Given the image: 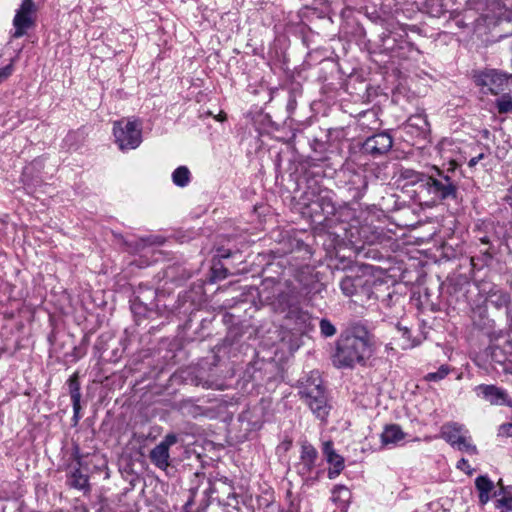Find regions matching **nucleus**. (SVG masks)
<instances>
[{
	"mask_svg": "<svg viewBox=\"0 0 512 512\" xmlns=\"http://www.w3.org/2000/svg\"><path fill=\"white\" fill-rule=\"evenodd\" d=\"M232 317H233V316H232L231 314L226 313V314L224 315L223 320H224V322H230V321H231V319H232Z\"/></svg>",
	"mask_w": 512,
	"mask_h": 512,
	"instance_id": "obj_54",
	"label": "nucleus"
},
{
	"mask_svg": "<svg viewBox=\"0 0 512 512\" xmlns=\"http://www.w3.org/2000/svg\"><path fill=\"white\" fill-rule=\"evenodd\" d=\"M331 468L328 470V478L335 479L345 468L344 458L338 453L326 459Z\"/></svg>",
	"mask_w": 512,
	"mask_h": 512,
	"instance_id": "obj_25",
	"label": "nucleus"
},
{
	"mask_svg": "<svg viewBox=\"0 0 512 512\" xmlns=\"http://www.w3.org/2000/svg\"><path fill=\"white\" fill-rule=\"evenodd\" d=\"M322 451H323V454H324L326 459H328V458L332 457L334 454H336V451L334 449L332 441L324 442L323 443V447H322Z\"/></svg>",
	"mask_w": 512,
	"mask_h": 512,
	"instance_id": "obj_43",
	"label": "nucleus"
},
{
	"mask_svg": "<svg viewBox=\"0 0 512 512\" xmlns=\"http://www.w3.org/2000/svg\"><path fill=\"white\" fill-rule=\"evenodd\" d=\"M190 180L191 173L186 166H179L172 173V181L178 187H186Z\"/></svg>",
	"mask_w": 512,
	"mask_h": 512,
	"instance_id": "obj_26",
	"label": "nucleus"
},
{
	"mask_svg": "<svg viewBox=\"0 0 512 512\" xmlns=\"http://www.w3.org/2000/svg\"><path fill=\"white\" fill-rule=\"evenodd\" d=\"M405 178H410L412 183H421L429 195L436 200L456 199L458 184L452 177L437 167L432 168L430 175L406 170L403 173Z\"/></svg>",
	"mask_w": 512,
	"mask_h": 512,
	"instance_id": "obj_3",
	"label": "nucleus"
},
{
	"mask_svg": "<svg viewBox=\"0 0 512 512\" xmlns=\"http://www.w3.org/2000/svg\"><path fill=\"white\" fill-rule=\"evenodd\" d=\"M228 275L229 273L227 268H224L223 266L217 267L216 265H214L212 267L211 281L214 282L216 280L225 279Z\"/></svg>",
	"mask_w": 512,
	"mask_h": 512,
	"instance_id": "obj_37",
	"label": "nucleus"
},
{
	"mask_svg": "<svg viewBox=\"0 0 512 512\" xmlns=\"http://www.w3.org/2000/svg\"><path fill=\"white\" fill-rule=\"evenodd\" d=\"M318 459V451L316 448L307 441H304L301 444V452L299 457V462L296 464L297 473L305 478V481L308 482L311 480L309 477L311 472L316 467V462Z\"/></svg>",
	"mask_w": 512,
	"mask_h": 512,
	"instance_id": "obj_13",
	"label": "nucleus"
},
{
	"mask_svg": "<svg viewBox=\"0 0 512 512\" xmlns=\"http://www.w3.org/2000/svg\"><path fill=\"white\" fill-rule=\"evenodd\" d=\"M489 301L497 308H501L510 302V297L506 293L496 291L491 294Z\"/></svg>",
	"mask_w": 512,
	"mask_h": 512,
	"instance_id": "obj_35",
	"label": "nucleus"
},
{
	"mask_svg": "<svg viewBox=\"0 0 512 512\" xmlns=\"http://www.w3.org/2000/svg\"><path fill=\"white\" fill-rule=\"evenodd\" d=\"M480 242H481L482 244L489 245V244H490V239H489V237L484 236V237H481V238H480Z\"/></svg>",
	"mask_w": 512,
	"mask_h": 512,
	"instance_id": "obj_53",
	"label": "nucleus"
},
{
	"mask_svg": "<svg viewBox=\"0 0 512 512\" xmlns=\"http://www.w3.org/2000/svg\"><path fill=\"white\" fill-rule=\"evenodd\" d=\"M67 386L69 395L71 398V402H80L81 401V387L79 382V375L77 372L73 373L69 379L67 380Z\"/></svg>",
	"mask_w": 512,
	"mask_h": 512,
	"instance_id": "obj_27",
	"label": "nucleus"
},
{
	"mask_svg": "<svg viewBox=\"0 0 512 512\" xmlns=\"http://www.w3.org/2000/svg\"><path fill=\"white\" fill-rule=\"evenodd\" d=\"M343 1L347 4V6L354 3V0H343Z\"/></svg>",
	"mask_w": 512,
	"mask_h": 512,
	"instance_id": "obj_57",
	"label": "nucleus"
},
{
	"mask_svg": "<svg viewBox=\"0 0 512 512\" xmlns=\"http://www.w3.org/2000/svg\"><path fill=\"white\" fill-rule=\"evenodd\" d=\"M493 0H466V8L476 12H484Z\"/></svg>",
	"mask_w": 512,
	"mask_h": 512,
	"instance_id": "obj_34",
	"label": "nucleus"
},
{
	"mask_svg": "<svg viewBox=\"0 0 512 512\" xmlns=\"http://www.w3.org/2000/svg\"><path fill=\"white\" fill-rule=\"evenodd\" d=\"M224 488H227L226 486H223L221 484V487H217L216 483H209V487L205 490V494L208 496H211L214 493H219L220 491L224 490Z\"/></svg>",
	"mask_w": 512,
	"mask_h": 512,
	"instance_id": "obj_46",
	"label": "nucleus"
},
{
	"mask_svg": "<svg viewBox=\"0 0 512 512\" xmlns=\"http://www.w3.org/2000/svg\"><path fill=\"white\" fill-rule=\"evenodd\" d=\"M202 386H203L204 388H207V389H209V388H212V387H213V386H212L210 383H208L207 381H206V382H204V383H202Z\"/></svg>",
	"mask_w": 512,
	"mask_h": 512,
	"instance_id": "obj_56",
	"label": "nucleus"
},
{
	"mask_svg": "<svg viewBox=\"0 0 512 512\" xmlns=\"http://www.w3.org/2000/svg\"><path fill=\"white\" fill-rule=\"evenodd\" d=\"M498 485L500 489L495 492V496L499 497L495 502L496 509L512 511V486H504L502 480H499Z\"/></svg>",
	"mask_w": 512,
	"mask_h": 512,
	"instance_id": "obj_23",
	"label": "nucleus"
},
{
	"mask_svg": "<svg viewBox=\"0 0 512 512\" xmlns=\"http://www.w3.org/2000/svg\"><path fill=\"white\" fill-rule=\"evenodd\" d=\"M296 99L293 96L289 97L288 103H287V110L292 113L296 109Z\"/></svg>",
	"mask_w": 512,
	"mask_h": 512,
	"instance_id": "obj_47",
	"label": "nucleus"
},
{
	"mask_svg": "<svg viewBox=\"0 0 512 512\" xmlns=\"http://www.w3.org/2000/svg\"><path fill=\"white\" fill-rule=\"evenodd\" d=\"M472 78L484 94L499 95L511 91L512 74L504 73L498 69L475 70Z\"/></svg>",
	"mask_w": 512,
	"mask_h": 512,
	"instance_id": "obj_4",
	"label": "nucleus"
},
{
	"mask_svg": "<svg viewBox=\"0 0 512 512\" xmlns=\"http://www.w3.org/2000/svg\"><path fill=\"white\" fill-rule=\"evenodd\" d=\"M335 193L317 184L309 185L304 191L301 200L311 220L318 224L336 217L337 221H344L343 216L352 214L351 209L344 206H337Z\"/></svg>",
	"mask_w": 512,
	"mask_h": 512,
	"instance_id": "obj_2",
	"label": "nucleus"
},
{
	"mask_svg": "<svg viewBox=\"0 0 512 512\" xmlns=\"http://www.w3.org/2000/svg\"><path fill=\"white\" fill-rule=\"evenodd\" d=\"M309 407L313 415L321 422H326L332 409L326 390L306 392L305 396L300 397Z\"/></svg>",
	"mask_w": 512,
	"mask_h": 512,
	"instance_id": "obj_9",
	"label": "nucleus"
},
{
	"mask_svg": "<svg viewBox=\"0 0 512 512\" xmlns=\"http://www.w3.org/2000/svg\"><path fill=\"white\" fill-rule=\"evenodd\" d=\"M398 330L399 332H401L402 337L405 340V343L402 345V348H412L416 345V343L411 340V331L409 328L398 326Z\"/></svg>",
	"mask_w": 512,
	"mask_h": 512,
	"instance_id": "obj_36",
	"label": "nucleus"
},
{
	"mask_svg": "<svg viewBox=\"0 0 512 512\" xmlns=\"http://www.w3.org/2000/svg\"><path fill=\"white\" fill-rule=\"evenodd\" d=\"M72 455L76 461V465H70L71 472L68 475L67 483L70 487L78 490L87 489L89 487L88 476L81 472L80 467L82 456L80 454V449L78 446L74 447Z\"/></svg>",
	"mask_w": 512,
	"mask_h": 512,
	"instance_id": "obj_15",
	"label": "nucleus"
},
{
	"mask_svg": "<svg viewBox=\"0 0 512 512\" xmlns=\"http://www.w3.org/2000/svg\"><path fill=\"white\" fill-rule=\"evenodd\" d=\"M483 158H484V154H483V153H480L479 155H477V156H475V157H473V158H471V159L469 160V162H468V166H469V167H474V166H476V164H477L480 160H482Z\"/></svg>",
	"mask_w": 512,
	"mask_h": 512,
	"instance_id": "obj_48",
	"label": "nucleus"
},
{
	"mask_svg": "<svg viewBox=\"0 0 512 512\" xmlns=\"http://www.w3.org/2000/svg\"><path fill=\"white\" fill-rule=\"evenodd\" d=\"M366 117L373 119L374 122L377 121V113L373 109L364 110L358 113L359 120Z\"/></svg>",
	"mask_w": 512,
	"mask_h": 512,
	"instance_id": "obj_45",
	"label": "nucleus"
},
{
	"mask_svg": "<svg viewBox=\"0 0 512 512\" xmlns=\"http://www.w3.org/2000/svg\"><path fill=\"white\" fill-rule=\"evenodd\" d=\"M373 279L363 274L347 275L340 281V289L347 297H356L355 302L371 299Z\"/></svg>",
	"mask_w": 512,
	"mask_h": 512,
	"instance_id": "obj_6",
	"label": "nucleus"
},
{
	"mask_svg": "<svg viewBox=\"0 0 512 512\" xmlns=\"http://www.w3.org/2000/svg\"><path fill=\"white\" fill-rule=\"evenodd\" d=\"M468 431L458 423H448L442 426L441 437L452 447L459 442Z\"/></svg>",
	"mask_w": 512,
	"mask_h": 512,
	"instance_id": "obj_21",
	"label": "nucleus"
},
{
	"mask_svg": "<svg viewBox=\"0 0 512 512\" xmlns=\"http://www.w3.org/2000/svg\"><path fill=\"white\" fill-rule=\"evenodd\" d=\"M43 168L44 161L42 158L34 159L24 167L21 181L29 194L33 193L37 187L43 184V179L40 175Z\"/></svg>",
	"mask_w": 512,
	"mask_h": 512,
	"instance_id": "obj_14",
	"label": "nucleus"
},
{
	"mask_svg": "<svg viewBox=\"0 0 512 512\" xmlns=\"http://www.w3.org/2000/svg\"><path fill=\"white\" fill-rule=\"evenodd\" d=\"M392 146V135L388 131H381L367 137L360 146V152L372 158H379L386 155Z\"/></svg>",
	"mask_w": 512,
	"mask_h": 512,
	"instance_id": "obj_7",
	"label": "nucleus"
},
{
	"mask_svg": "<svg viewBox=\"0 0 512 512\" xmlns=\"http://www.w3.org/2000/svg\"><path fill=\"white\" fill-rule=\"evenodd\" d=\"M475 487L479 492V502L485 505L490 500V493L494 489V483L486 475H480L475 479Z\"/></svg>",
	"mask_w": 512,
	"mask_h": 512,
	"instance_id": "obj_22",
	"label": "nucleus"
},
{
	"mask_svg": "<svg viewBox=\"0 0 512 512\" xmlns=\"http://www.w3.org/2000/svg\"><path fill=\"white\" fill-rule=\"evenodd\" d=\"M349 490L343 485H337L332 490V501L337 502L342 496H349Z\"/></svg>",
	"mask_w": 512,
	"mask_h": 512,
	"instance_id": "obj_38",
	"label": "nucleus"
},
{
	"mask_svg": "<svg viewBox=\"0 0 512 512\" xmlns=\"http://www.w3.org/2000/svg\"><path fill=\"white\" fill-rule=\"evenodd\" d=\"M509 428H512V424L509 425Z\"/></svg>",
	"mask_w": 512,
	"mask_h": 512,
	"instance_id": "obj_59",
	"label": "nucleus"
},
{
	"mask_svg": "<svg viewBox=\"0 0 512 512\" xmlns=\"http://www.w3.org/2000/svg\"><path fill=\"white\" fill-rule=\"evenodd\" d=\"M483 254V257H484V261L485 262H488V261H491L493 259V255L492 253L489 251V249L485 250L482 252Z\"/></svg>",
	"mask_w": 512,
	"mask_h": 512,
	"instance_id": "obj_51",
	"label": "nucleus"
},
{
	"mask_svg": "<svg viewBox=\"0 0 512 512\" xmlns=\"http://www.w3.org/2000/svg\"><path fill=\"white\" fill-rule=\"evenodd\" d=\"M219 482L223 486H226L228 488L229 492H228L226 500H222L221 498L218 497L217 498L218 503L223 506H230V507L237 509L238 504H239V501H238L239 496L233 491L234 488L232 486L231 481L228 478L224 477L223 479H220Z\"/></svg>",
	"mask_w": 512,
	"mask_h": 512,
	"instance_id": "obj_24",
	"label": "nucleus"
},
{
	"mask_svg": "<svg viewBox=\"0 0 512 512\" xmlns=\"http://www.w3.org/2000/svg\"><path fill=\"white\" fill-rule=\"evenodd\" d=\"M178 437L174 433L165 435L149 453L150 461L159 469L166 470L170 465V447L176 444Z\"/></svg>",
	"mask_w": 512,
	"mask_h": 512,
	"instance_id": "obj_11",
	"label": "nucleus"
},
{
	"mask_svg": "<svg viewBox=\"0 0 512 512\" xmlns=\"http://www.w3.org/2000/svg\"><path fill=\"white\" fill-rule=\"evenodd\" d=\"M408 122L411 126H417L421 129H423V126H427L426 119L424 117H422L421 115L411 116L408 119Z\"/></svg>",
	"mask_w": 512,
	"mask_h": 512,
	"instance_id": "obj_41",
	"label": "nucleus"
},
{
	"mask_svg": "<svg viewBox=\"0 0 512 512\" xmlns=\"http://www.w3.org/2000/svg\"><path fill=\"white\" fill-rule=\"evenodd\" d=\"M178 408L182 413L197 415L200 411V407L195 404V400L193 398H187L179 401Z\"/></svg>",
	"mask_w": 512,
	"mask_h": 512,
	"instance_id": "obj_30",
	"label": "nucleus"
},
{
	"mask_svg": "<svg viewBox=\"0 0 512 512\" xmlns=\"http://www.w3.org/2000/svg\"><path fill=\"white\" fill-rule=\"evenodd\" d=\"M218 256L220 258H229L231 256L230 250L221 249L219 250Z\"/></svg>",
	"mask_w": 512,
	"mask_h": 512,
	"instance_id": "obj_52",
	"label": "nucleus"
},
{
	"mask_svg": "<svg viewBox=\"0 0 512 512\" xmlns=\"http://www.w3.org/2000/svg\"><path fill=\"white\" fill-rule=\"evenodd\" d=\"M14 59L11 62L0 69V83L8 79L14 71Z\"/></svg>",
	"mask_w": 512,
	"mask_h": 512,
	"instance_id": "obj_40",
	"label": "nucleus"
},
{
	"mask_svg": "<svg viewBox=\"0 0 512 512\" xmlns=\"http://www.w3.org/2000/svg\"><path fill=\"white\" fill-rule=\"evenodd\" d=\"M405 438V433L398 424L386 425L380 434L381 444L384 447L395 446Z\"/></svg>",
	"mask_w": 512,
	"mask_h": 512,
	"instance_id": "obj_20",
	"label": "nucleus"
},
{
	"mask_svg": "<svg viewBox=\"0 0 512 512\" xmlns=\"http://www.w3.org/2000/svg\"><path fill=\"white\" fill-rule=\"evenodd\" d=\"M478 397H481L491 405L512 406V399L505 389L493 384H480L475 387Z\"/></svg>",
	"mask_w": 512,
	"mask_h": 512,
	"instance_id": "obj_12",
	"label": "nucleus"
},
{
	"mask_svg": "<svg viewBox=\"0 0 512 512\" xmlns=\"http://www.w3.org/2000/svg\"><path fill=\"white\" fill-rule=\"evenodd\" d=\"M286 319L295 325V329L300 332H305L310 326L311 316L307 311L296 305L290 308L285 315Z\"/></svg>",
	"mask_w": 512,
	"mask_h": 512,
	"instance_id": "obj_19",
	"label": "nucleus"
},
{
	"mask_svg": "<svg viewBox=\"0 0 512 512\" xmlns=\"http://www.w3.org/2000/svg\"><path fill=\"white\" fill-rule=\"evenodd\" d=\"M347 186L351 198L353 200H360L368 188L367 176L363 173H352Z\"/></svg>",
	"mask_w": 512,
	"mask_h": 512,
	"instance_id": "obj_17",
	"label": "nucleus"
},
{
	"mask_svg": "<svg viewBox=\"0 0 512 512\" xmlns=\"http://www.w3.org/2000/svg\"><path fill=\"white\" fill-rule=\"evenodd\" d=\"M14 59L11 62L0 69V83L8 79L14 71Z\"/></svg>",
	"mask_w": 512,
	"mask_h": 512,
	"instance_id": "obj_39",
	"label": "nucleus"
},
{
	"mask_svg": "<svg viewBox=\"0 0 512 512\" xmlns=\"http://www.w3.org/2000/svg\"><path fill=\"white\" fill-rule=\"evenodd\" d=\"M115 142L121 151L134 150L142 143V122L137 118H124L113 125Z\"/></svg>",
	"mask_w": 512,
	"mask_h": 512,
	"instance_id": "obj_5",
	"label": "nucleus"
},
{
	"mask_svg": "<svg viewBox=\"0 0 512 512\" xmlns=\"http://www.w3.org/2000/svg\"><path fill=\"white\" fill-rule=\"evenodd\" d=\"M375 348V336L364 325H356L352 333L338 339L333 364L337 368L363 366Z\"/></svg>",
	"mask_w": 512,
	"mask_h": 512,
	"instance_id": "obj_1",
	"label": "nucleus"
},
{
	"mask_svg": "<svg viewBox=\"0 0 512 512\" xmlns=\"http://www.w3.org/2000/svg\"><path fill=\"white\" fill-rule=\"evenodd\" d=\"M494 104L499 114L512 113V96L509 93H502V95L495 100Z\"/></svg>",
	"mask_w": 512,
	"mask_h": 512,
	"instance_id": "obj_28",
	"label": "nucleus"
},
{
	"mask_svg": "<svg viewBox=\"0 0 512 512\" xmlns=\"http://www.w3.org/2000/svg\"><path fill=\"white\" fill-rule=\"evenodd\" d=\"M298 394L300 397L305 396V393L324 390L323 381L320 373L317 370L311 371L308 375L299 380Z\"/></svg>",
	"mask_w": 512,
	"mask_h": 512,
	"instance_id": "obj_18",
	"label": "nucleus"
},
{
	"mask_svg": "<svg viewBox=\"0 0 512 512\" xmlns=\"http://www.w3.org/2000/svg\"><path fill=\"white\" fill-rule=\"evenodd\" d=\"M295 511H296V508H295L293 502H291L290 505H289L288 512H295Z\"/></svg>",
	"mask_w": 512,
	"mask_h": 512,
	"instance_id": "obj_55",
	"label": "nucleus"
},
{
	"mask_svg": "<svg viewBox=\"0 0 512 512\" xmlns=\"http://www.w3.org/2000/svg\"><path fill=\"white\" fill-rule=\"evenodd\" d=\"M456 467L459 470L464 471L467 475H472L474 472V469L470 467L469 462L465 458H461L458 462Z\"/></svg>",
	"mask_w": 512,
	"mask_h": 512,
	"instance_id": "obj_42",
	"label": "nucleus"
},
{
	"mask_svg": "<svg viewBox=\"0 0 512 512\" xmlns=\"http://www.w3.org/2000/svg\"><path fill=\"white\" fill-rule=\"evenodd\" d=\"M142 241L147 244V245H152V244H161L162 241H160L159 237H156L154 240H152V238H146V239H142Z\"/></svg>",
	"mask_w": 512,
	"mask_h": 512,
	"instance_id": "obj_49",
	"label": "nucleus"
},
{
	"mask_svg": "<svg viewBox=\"0 0 512 512\" xmlns=\"http://www.w3.org/2000/svg\"><path fill=\"white\" fill-rule=\"evenodd\" d=\"M429 14L433 17H441L448 12L446 0H431L429 4Z\"/></svg>",
	"mask_w": 512,
	"mask_h": 512,
	"instance_id": "obj_29",
	"label": "nucleus"
},
{
	"mask_svg": "<svg viewBox=\"0 0 512 512\" xmlns=\"http://www.w3.org/2000/svg\"><path fill=\"white\" fill-rule=\"evenodd\" d=\"M319 327L321 335L325 338H330L337 332L336 327L326 318L320 320Z\"/></svg>",
	"mask_w": 512,
	"mask_h": 512,
	"instance_id": "obj_33",
	"label": "nucleus"
},
{
	"mask_svg": "<svg viewBox=\"0 0 512 512\" xmlns=\"http://www.w3.org/2000/svg\"><path fill=\"white\" fill-rule=\"evenodd\" d=\"M453 448H456L459 451H465L470 455L478 454L477 447L471 443V437L467 436V434L464 435Z\"/></svg>",
	"mask_w": 512,
	"mask_h": 512,
	"instance_id": "obj_31",
	"label": "nucleus"
},
{
	"mask_svg": "<svg viewBox=\"0 0 512 512\" xmlns=\"http://www.w3.org/2000/svg\"><path fill=\"white\" fill-rule=\"evenodd\" d=\"M450 371L451 368L448 365L443 364L438 368L437 371L428 373L425 376V380L430 382H438L444 379L450 373Z\"/></svg>",
	"mask_w": 512,
	"mask_h": 512,
	"instance_id": "obj_32",
	"label": "nucleus"
},
{
	"mask_svg": "<svg viewBox=\"0 0 512 512\" xmlns=\"http://www.w3.org/2000/svg\"><path fill=\"white\" fill-rule=\"evenodd\" d=\"M266 289L259 291L261 299L272 306L273 310L279 313H287L290 308L295 307V296L290 290H282L278 285L273 287V295H266Z\"/></svg>",
	"mask_w": 512,
	"mask_h": 512,
	"instance_id": "obj_10",
	"label": "nucleus"
},
{
	"mask_svg": "<svg viewBox=\"0 0 512 512\" xmlns=\"http://www.w3.org/2000/svg\"><path fill=\"white\" fill-rule=\"evenodd\" d=\"M136 307H137L136 304H133V306H132L133 311H136Z\"/></svg>",
	"mask_w": 512,
	"mask_h": 512,
	"instance_id": "obj_58",
	"label": "nucleus"
},
{
	"mask_svg": "<svg viewBox=\"0 0 512 512\" xmlns=\"http://www.w3.org/2000/svg\"><path fill=\"white\" fill-rule=\"evenodd\" d=\"M406 33L398 31H388L381 36L380 48L382 52L393 54L397 49H404L405 46H411L410 43L403 39Z\"/></svg>",
	"mask_w": 512,
	"mask_h": 512,
	"instance_id": "obj_16",
	"label": "nucleus"
},
{
	"mask_svg": "<svg viewBox=\"0 0 512 512\" xmlns=\"http://www.w3.org/2000/svg\"><path fill=\"white\" fill-rule=\"evenodd\" d=\"M36 5L33 0H22L20 7L16 10L13 19L14 32L13 38L24 36L27 31L34 25V14Z\"/></svg>",
	"mask_w": 512,
	"mask_h": 512,
	"instance_id": "obj_8",
	"label": "nucleus"
},
{
	"mask_svg": "<svg viewBox=\"0 0 512 512\" xmlns=\"http://www.w3.org/2000/svg\"><path fill=\"white\" fill-rule=\"evenodd\" d=\"M505 201L512 208V188L508 189V192L505 196Z\"/></svg>",
	"mask_w": 512,
	"mask_h": 512,
	"instance_id": "obj_50",
	"label": "nucleus"
},
{
	"mask_svg": "<svg viewBox=\"0 0 512 512\" xmlns=\"http://www.w3.org/2000/svg\"><path fill=\"white\" fill-rule=\"evenodd\" d=\"M72 407H73L72 421H73L74 425H77L78 422L80 421L81 417H82V415L80 413V411H81V404H80V402H75V403H72Z\"/></svg>",
	"mask_w": 512,
	"mask_h": 512,
	"instance_id": "obj_44",
	"label": "nucleus"
}]
</instances>
